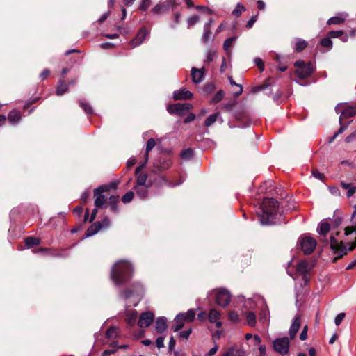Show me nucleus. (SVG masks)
Segmentation results:
<instances>
[{
    "label": "nucleus",
    "mask_w": 356,
    "mask_h": 356,
    "mask_svg": "<svg viewBox=\"0 0 356 356\" xmlns=\"http://www.w3.org/2000/svg\"><path fill=\"white\" fill-rule=\"evenodd\" d=\"M113 46H114V44L113 43H111V42H104V43L100 44L101 48L104 49H111Z\"/></svg>",
    "instance_id": "63"
},
{
    "label": "nucleus",
    "mask_w": 356,
    "mask_h": 356,
    "mask_svg": "<svg viewBox=\"0 0 356 356\" xmlns=\"http://www.w3.org/2000/svg\"><path fill=\"white\" fill-rule=\"evenodd\" d=\"M179 314H182L183 315L182 318L184 319L185 321L191 322L195 318V312L194 309H189L186 313H179Z\"/></svg>",
    "instance_id": "35"
},
{
    "label": "nucleus",
    "mask_w": 356,
    "mask_h": 356,
    "mask_svg": "<svg viewBox=\"0 0 356 356\" xmlns=\"http://www.w3.org/2000/svg\"><path fill=\"white\" fill-rule=\"evenodd\" d=\"M154 182L156 185H158L159 186H162L163 184H165L167 183V181L166 179H165V177H158V179H156L154 180Z\"/></svg>",
    "instance_id": "55"
},
{
    "label": "nucleus",
    "mask_w": 356,
    "mask_h": 356,
    "mask_svg": "<svg viewBox=\"0 0 356 356\" xmlns=\"http://www.w3.org/2000/svg\"><path fill=\"white\" fill-rule=\"evenodd\" d=\"M171 161L168 159H161L159 163H154V168L159 171L165 170L168 169L171 165Z\"/></svg>",
    "instance_id": "24"
},
{
    "label": "nucleus",
    "mask_w": 356,
    "mask_h": 356,
    "mask_svg": "<svg viewBox=\"0 0 356 356\" xmlns=\"http://www.w3.org/2000/svg\"><path fill=\"white\" fill-rule=\"evenodd\" d=\"M137 317H138L137 312L136 310H133L130 312H127V316L126 318V321L129 325H133L135 323Z\"/></svg>",
    "instance_id": "33"
},
{
    "label": "nucleus",
    "mask_w": 356,
    "mask_h": 356,
    "mask_svg": "<svg viewBox=\"0 0 356 356\" xmlns=\"http://www.w3.org/2000/svg\"><path fill=\"white\" fill-rule=\"evenodd\" d=\"M67 85L63 80H59L56 88V95L62 96L65 92L67 91Z\"/></svg>",
    "instance_id": "27"
},
{
    "label": "nucleus",
    "mask_w": 356,
    "mask_h": 356,
    "mask_svg": "<svg viewBox=\"0 0 356 356\" xmlns=\"http://www.w3.org/2000/svg\"><path fill=\"white\" fill-rule=\"evenodd\" d=\"M90 196V190H86L81 195V199L83 201L84 203L87 202V200L88 199Z\"/></svg>",
    "instance_id": "61"
},
{
    "label": "nucleus",
    "mask_w": 356,
    "mask_h": 356,
    "mask_svg": "<svg viewBox=\"0 0 356 356\" xmlns=\"http://www.w3.org/2000/svg\"><path fill=\"white\" fill-rule=\"evenodd\" d=\"M236 40V37H230L225 40L223 44V49L227 54H230L229 49L234 45Z\"/></svg>",
    "instance_id": "34"
},
{
    "label": "nucleus",
    "mask_w": 356,
    "mask_h": 356,
    "mask_svg": "<svg viewBox=\"0 0 356 356\" xmlns=\"http://www.w3.org/2000/svg\"><path fill=\"white\" fill-rule=\"evenodd\" d=\"M300 318L299 316H296L293 318V323L289 329V334L291 338H293L296 335V333L300 327Z\"/></svg>",
    "instance_id": "21"
},
{
    "label": "nucleus",
    "mask_w": 356,
    "mask_h": 356,
    "mask_svg": "<svg viewBox=\"0 0 356 356\" xmlns=\"http://www.w3.org/2000/svg\"><path fill=\"white\" fill-rule=\"evenodd\" d=\"M167 328V318L164 316L156 319L155 323V330L158 333H163Z\"/></svg>",
    "instance_id": "20"
},
{
    "label": "nucleus",
    "mask_w": 356,
    "mask_h": 356,
    "mask_svg": "<svg viewBox=\"0 0 356 356\" xmlns=\"http://www.w3.org/2000/svg\"><path fill=\"white\" fill-rule=\"evenodd\" d=\"M216 51L213 49H209L207 51L206 59L204 60V63H211L213 61L214 56H216Z\"/></svg>",
    "instance_id": "41"
},
{
    "label": "nucleus",
    "mask_w": 356,
    "mask_h": 356,
    "mask_svg": "<svg viewBox=\"0 0 356 356\" xmlns=\"http://www.w3.org/2000/svg\"><path fill=\"white\" fill-rule=\"evenodd\" d=\"M156 141L154 138H149L146 144L145 163H147L149 160V152L155 147Z\"/></svg>",
    "instance_id": "26"
},
{
    "label": "nucleus",
    "mask_w": 356,
    "mask_h": 356,
    "mask_svg": "<svg viewBox=\"0 0 356 356\" xmlns=\"http://www.w3.org/2000/svg\"><path fill=\"white\" fill-rule=\"evenodd\" d=\"M175 344H176L175 340L174 339L173 337H171L170 341H169V344H168V348L170 351H172L175 349Z\"/></svg>",
    "instance_id": "62"
},
{
    "label": "nucleus",
    "mask_w": 356,
    "mask_h": 356,
    "mask_svg": "<svg viewBox=\"0 0 356 356\" xmlns=\"http://www.w3.org/2000/svg\"><path fill=\"white\" fill-rule=\"evenodd\" d=\"M164 8V4H157L152 9V12L155 14L160 13Z\"/></svg>",
    "instance_id": "52"
},
{
    "label": "nucleus",
    "mask_w": 356,
    "mask_h": 356,
    "mask_svg": "<svg viewBox=\"0 0 356 356\" xmlns=\"http://www.w3.org/2000/svg\"><path fill=\"white\" fill-rule=\"evenodd\" d=\"M118 196H111L109 197L108 204L111 207V209L113 212L118 211Z\"/></svg>",
    "instance_id": "37"
},
{
    "label": "nucleus",
    "mask_w": 356,
    "mask_h": 356,
    "mask_svg": "<svg viewBox=\"0 0 356 356\" xmlns=\"http://www.w3.org/2000/svg\"><path fill=\"white\" fill-rule=\"evenodd\" d=\"M199 17L197 15H193L188 18L187 23L188 28L195 25L199 22Z\"/></svg>",
    "instance_id": "44"
},
{
    "label": "nucleus",
    "mask_w": 356,
    "mask_h": 356,
    "mask_svg": "<svg viewBox=\"0 0 356 356\" xmlns=\"http://www.w3.org/2000/svg\"><path fill=\"white\" fill-rule=\"evenodd\" d=\"M164 340L165 339L163 337H159L156 339V344L159 348H163L164 346Z\"/></svg>",
    "instance_id": "56"
},
{
    "label": "nucleus",
    "mask_w": 356,
    "mask_h": 356,
    "mask_svg": "<svg viewBox=\"0 0 356 356\" xmlns=\"http://www.w3.org/2000/svg\"><path fill=\"white\" fill-rule=\"evenodd\" d=\"M191 105L188 103H177L169 105L167 108L168 111L170 114H175L178 115H182L186 113L187 111L191 109Z\"/></svg>",
    "instance_id": "11"
},
{
    "label": "nucleus",
    "mask_w": 356,
    "mask_h": 356,
    "mask_svg": "<svg viewBox=\"0 0 356 356\" xmlns=\"http://www.w3.org/2000/svg\"><path fill=\"white\" fill-rule=\"evenodd\" d=\"M321 44L323 47L330 49L332 48V42L330 40V37L329 38H323V39L321 40Z\"/></svg>",
    "instance_id": "43"
},
{
    "label": "nucleus",
    "mask_w": 356,
    "mask_h": 356,
    "mask_svg": "<svg viewBox=\"0 0 356 356\" xmlns=\"http://www.w3.org/2000/svg\"><path fill=\"white\" fill-rule=\"evenodd\" d=\"M25 245L27 248H30L34 245H39L40 240L38 238L29 236L25 238Z\"/></svg>",
    "instance_id": "31"
},
{
    "label": "nucleus",
    "mask_w": 356,
    "mask_h": 356,
    "mask_svg": "<svg viewBox=\"0 0 356 356\" xmlns=\"http://www.w3.org/2000/svg\"><path fill=\"white\" fill-rule=\"evenodd\" d=\"M220 316L221 314L219 311L216 309H211L208 315V318L211 323H215L216 327L219 328L222 325L221 321H218Z\"/></svg>",
    "instance_id": "18"
},
{
    "label": "nucleus",
    "mask_w": 356,
    "mask_h": 356,
    "mask_svg": "<svg viewBox=\"0 0 356 356\" xmlns=\"http://www.w3.org/2000/svg\"><path fill=\"white\" fill-rule=\"evenodd\" d=\"M182 317V314H178L175 318V324L172 325V330L174 332H178L184 327L185 321Z\"/></svg>",
    "instance_id": "23"
},
{
    "label": "nucleus",
    "mask_w": 356,
    "mask_h": 356,
    "mask_svg": "<svg viewBox=\"0 0 356 356\" xmlns=\"http://www.w3.org/2000/svg\"><path fill=\"white\" fill-rule=\"evenodd\" d=\"M110 225V220L108 218H104L102 221H97L93 223L90 227L87 229L85 235L86 237L91 236L95 234H97L99 230L103 228L108 227Z\"/></svg>",
    "instance_id": "9"
},
{
    "label": "nucleus",
    "mask_w": 356,
    "mask_h": 356,
    "mask_svg": "<svg viewBox=\"0 0 356 356\" xmlns=\"http://www.w3.org/2000/svg\"><path fill=\"white\" fill-rule=\"evenodd\" d=\"M307 337V326H305L300 334V339L302 341H304Z\"/></svg>",
    "instance_id": "59"
},
{
    "label": "nucleus",
    "mask_w": 356,
    "mask_h": 356,
    "mask_svg": "<svg viewBox=\"0 0 356 356\" xmlns=\"http://www.w3.org/2000/svg\"><path fill=\"white\" fill-rule=\"evenodd\" d=\"M289 339L286 337L276 339L273 341L274 350L282 355L286 354L289 352Z\"/></svg>",
    "instance_id": "10"
},
{
    "label": "nucleus",
    "mask_w": 356,
    "mask_h": 356,
    "mask_svg": "<svg viewBox=\"0 0 356 356\" xmlns=\"http://www.w3.org/2000/svg\"><path fill=\"white\" fill-rule=\"evenodd\" d=\"M219 116H220V114L218 113L210 115L206 119V120L204 122V125L207 127L211 126L213 123H215L218 120V118H219Z\"/></svg>",
    "instance_id": "36"
},
{
    "label": "nucleus",
    "mask_w": 356,
    "mask_h": 356,
    "mask_svg": "<svg viewBox=\"0 0 356 356\" xmlns=\"http://www.w3.org/2000/svg\"><path fill=\"white\" fill-rule=\"evenodd\" d=\"M296 67L295 74L300 79H305L310 76L314 72V67L311 63H305L303 60H298L294 63Z\"/></svg>",
    "instance_id": "4"
},
{
    "label": "nucleus",
    "mask_w": 356,
    "mask_h": 356,
    "mask_svg": "<svg viewBox=\"0 0 356 356\" xmlns=\"http://www.w3.org/2000/svg\"><path fill=\"white\" fill-rule=\"evenodd\" d=\"M278 208V202L273 198H264L261 204V213L259 214L261 223L264 225L273 223Z\"/></svg>",
    "instance_id": "2"
},
{
    "label": "nucleus",
    "mask_w": 356,
    "mask_h": 356,
    "mask_svg": "<svg viewBox=\"0 0 356 356\" xmlns=\"http://www.w3.org/2000/svg\"><path fill=\"white\" fill-rule=\"evenodd\" d=\"M210 22H211V20L209 21V22L206 23L204 26V33L202 36V41L204 43H207L209 41L211 34L210 27H209Z\"/></svg>",
    "instance_id": "29"
},
{
    "label": "nucleus",
    "mask_w": 356,
    "mask_h": 356,
    "mask_svg": "<svg viewBox=\"0 0 356 356\" xmlns=\"http://www.w3.org/2000/svg\"><path fill=\"white\" fill-rule=\"evenodd\" d=\"M343 35V31H331L328 33V36L331 38H340Z\"/></svg>",
    "instance_id": "48"
},
{
    "label": "nucleus",
    "mask_w": 356,
    "mask_h": 356,
    "mask_svg": "<svg viewBox=\"0 0 356 356\" xmlns=\"http://www.w3.org/2000/svg\"><path fill=\"white\" fill-rule=\"evenodd\" d=\"M307 46V42L305 40L300 39V38H296L295 45L293 47V49L298 51L300 52L303 49H305Z\"/></svg>",
    "instance_id": "28"
},
{
    "label": "nucleus",
    "mask_w": 356,
    "mask_h": 356,
    "mask_svg": "<svg viewBox=\"0 0 356 356\" xmlns=\"http://www.w3.org/2000/svg\"><path fill=\"white\" fill-rule=\"evenodd\" d=\"M151 3V0H142L139 9L145 11L150 6Z\"/></svg>",
    "instance_id": "50"
},
{
    "label": "nucleus",
    "mask_w": 356,
    "mask_h": 356,
    "mask_svg": "<svg viewBox=\"0 0 356 356\" xmlns=\"http://www.w3.org/2000/svg\"><path fill=\"white\" fill-rule=\"evenodd\" d=\"M191 332H192V329L190 328V329H188L186 330H184V331L180 332L179 336L181 338L188 339V337L190 336V334H191Z\"/></svg>",
    "instance_id": "53"
},
{
    "label": "nucleus",
    "mask_w": 356,
    "mask_h": 356,
    "mask_svg": "<svg viewBox=\"0 0 356 356\" xmlns=\"http://www.w3.org/2000/svg\"><path fill=\"white\" fill-rule=\"evenodd\" d=\"M134 196V194L132 191H128L122 197V201L124 203H129L133 200Z\"/></svg>",
    "instance_id": "42"
},
{
    "label": "nucleus",
    "mask_w": 356,
    "mask_h": 356,
    "mask_svg": "<svg viewBox=\"0 0 356 356\" xmlns=\"http://www.w3.org/2000/svg\"><path fill=\"white\" fill-rule=\"evenodd\" d=\"M255 65L260 68L261 71L264 70V62L260 58H256L254 60Z\"/></svg>",
    "instance_id": "54"
},
{
    "label": "nucleus",
    "mask_w": 356,
    "mask_h": 356,
    "mask_svg": "<svg viewBox=\"0 0 356 356\" xmlns=\"http://www.w3.org/2000/svg\"><path fill=\"white\" fill-rule=\"evenodd\" d=\"M144 293L143 286L140 284H136L133 286L132 289H128L120 293V298L124 300H127L131 297L136 298V302L134 303V306H136L140 299Z\"/></svg>",
    "instance_id": "5"
},
{
    "label": "nucleus",
    "mask_w": 356,
    "mask_h": 356,
    "mask_svg": "<svg viewBox=\"0 0 356 356\" xmlns=\"http://www.w3.org/2000/svg\"><path fill=\"white\" fill-rule=\"evenodd\" d=\"M79 104H80V106L84 110V111L87 114L92 113V108L89 104H88L87 103H85L83 102H80Z\"/></svg>",
    "instance_id": "45"
},
{
    "label": "nucleus",
    "mask_w": 356,
    "mask_h": 356,
    "mask_svg": "<svg viewBox=\"0 0 356 356\" xmlns=\"http://www.w3.org/2000/svg\"><path fill=\"white\" fill-rule=\"evenodd\" d=\"M243 10H245V7L238 4L236 8L233 10L232 14L236 17H239L241 15Z\"/></svg>",
    "instance_id": "49"
},
{
    "label": "nucleus",
    "mask_w": 356,
    "mask_h": 356,
    "mask_svg": "<svg viewBox=\"0 0 356 356\" xmlns=\"http://www.w3.org/2000/svg\"><path fill=\"white\" fill-rule=\"evenodd\" d=\"M314 267V265L309 264L307 260L300 261L297 265V271L302 275V278L305 283L308 282L309 280L307 277L308 273Z\"/></svg>",
    "instance_id": "14"
},
{
    "label": "nucleus",
    "mask_w": 356,
    "mask_h": 356,
    "mask_svg": "<svg viewBox=\"0 0 356 356\" xmlns=\"http://www.w3.org/2000/svg\"><path fill=\"white\" fill-rule=\"evenodd\" d=\"M345 317V313H340L336 317H335V319H334V323L336 324V325L339 326L341 323L342 322V321L343 320Z\"/></svg>",
    "instance_id": "51"
},
{
    "label": "nucleus",
    "mask_w": 356,
    "mask_h": 356,
    "mask_svg": "<svg viewBox=\"0 0 356 356\" xmlns=\"http://www.w3.org/2000/svg\"><path fill=\"white\" fill-rule=\"evenodd\" d=\"M257 15L252 16L250 18V19L248 22V23L246 24V27L248 29L252 28V26L254 25V24L255 23V22L257 21Z\"/></svg>",
    "instance_id": "58"
},
{
    "label": "nucleus",
    "mask_w": 356,
    "mask_h": 356,
    "mask_svg": "<svg viewBox=\"0 0 356 356\" xmlns=\"http://www.w3.org/2000/svg\"><path fill=\"white\" fill-rule=\"evenodd\" d=\"M228 317H229V319L234 323H236L240 321L238 314L234 311L230 312L229 313Z\"/></svg>",
    "instance_id": "47"
},
{
    "label": "nucleus",
    "mask_w": 356,
    "mask_h": 356,
    "mask_svg": "<svg viewBox=\"0 0 356 356\" xmlns=\"http://www.w3.org/2000/svg\"><path fill=\"white\" fill-rule=\"evenodd\" d=\"M269 312L268 309H263L260 314L259 321L261 323H266L269 321Z\"/></svg>",
    "instance_id": "38"
},
{
    "label": "nucleus",
    "mask_w": 356,
    "mask_h": 356,
    "mask_svg": "<svg viewBox=\"0 0 356 356\" xmlns=\"http://www.w3.org/2000/svg\"><path fill=\"white\" fill-rule=\"evenodd\" d=\"M204 76V69H197L193 67L191 69V77L193 82L195 83H200L202 81Z\"/></svg>",
    "instance_id": "16"
},
{
    "label": "nucleus",
    "mask_w": 356,
    "mask_h": 356,
    "mask_svg": "<svg viewBox=\"0 0 356 356\" xmlns=\"http://www.w3.org/2000/svg\"><path fill=\"white\" fill-rule=\"evenodd\" d=\"M329 190L332 195L334 196L340 195V191L337 187H330Z\"/></svg>",
    "instance_id": "60"
},
{
    "label": "nucleus",
    "mask_w": 356,
    "mask_h": 356,
    "mask_svg": "<svg viewBox=\"0 0 356 356\" xmlns=\"http://www.w3.org/2000/svg\"><path fill=\"white\" fill-rule=\"evenodd\" d=\"M342 222V219L340 217H336L332 220L333 227H338Z\"/></svg>",
    "instance_id": "57"
},
{
    "label": "nucleus",
    "mask_w": 356,
    "mask_h": 356,
    "mask_svg": "<svg viewBox=\"0 0 356 356\" xmlns=\"http://www.w3.org/2000/svg\"><path fill=\"white\" fill-rule=\"evenodd\" d=\"M154 318V315L151 312L142 313L138 321L139 327L142 328L149 327L152 324Z\"/></svg>",
    "instance_id": "15"
},
{
    "label": "nucleus",
    "mask_w": 356,
    "mask_h": 356,
    "mask_svg": "<svg viewBox=\"0 0 356 356\" xmlns=\"http://www.w3.org/2000/svg\"><path fill=\"white\" fill-rule=\"evenodd\" d=\"M270 86V84L268 83L267 82L264 83V84L262 85H260L259 86H256V87H254L252 89V92L253 93H257L261 90H265L266 88H268Z\"/></svg>",
    "instance_id": "46"
},
{
    "label": "nucleus",
    "mask_w": 356,
    "mask_h": 356,
    "mask_svg": "<svg viewBox=\"0 0 356 356\" xmlns=\"http://www.w3.org/2000/svg\"><path fill=\"white\" fill-rule=\"evenodd\" d=\"M341 186L343 189L348 190L347 196L350 197L356 193V185L353 184H348L344 181L341 182Z\"/></svg>",
    "instance_id": "25"
},
{
    "label": "nucleus",
    "mask_w": 356,
    "mask_h": 356,
    "mask_svg": "<svg viewBox=\"0 0 356 356\" xmlns=\"http://www.w3.org/2000/svg\"><path fill=\"white\" fill-rule=\"evenodd\" d=\"M216 302L222 307H225L230 302L231 295L229 292L225 289H219L214 291Z\"/></svg>",
    "instance_id": "8"
},
{
    "label": "nucleus",
    "mask_w": 356,
    "mask_h": 356,
    "mask_svg": "<svg viewBox=\"0 0 356 356\" xmlns=\"http://www.w3.org/2000/svg\"><path fill=\"white\" fill-rule=\"evenodd\" d=\"M22 118V115L19 111L15 110L11 111L8 113V119L10 124H17L19 122Z\"/></svg>",
    "instance_id": "22"
},
{
    "label": "nucleus",
    "mask_w": 356,
    "mask_h": 356,
    "mask_svg": "<svg viewBox=\"0 0 356 356\" xmlns=\"http://www.w3.org/2000/svg\"><path fill=\"white\" fill-rule=\"evenodd\" d=\"M348 16V14L346 12L339 13L337 16L330 17L327 20V24H328V25L341 24L345 22V20L346 19Z\"/></svg>",
    "instance_id": "17"
},
{
    "label": "nucleus",
    "mask_w": 356,
    "mask_h": 356,
    "mask_svg": "<svg viewBox=\"0 0 356 356\" xmlns=\"http://www.w3.org/2000/svg\"><path fill=\"white\" fill-rule=\"evenodd\" d=\"M299 245L305 254H311L316 246V241L309 236H302L298 241Z\"/></svg>",
    "instance_id": "7"
},
{
    "label": "nucleus",
    "mask_w": 356,
    "mask_h": 356,
    "mask_svg": "<svg viewBox=\"0 0 356 356\" xmlns=\"http://www.w3.org/2000/svg\"><path fill=\"white\" fill-rule=\"evenodd\" d=\"M193 156V152L191 149H186L181 152V157L184 160H190Z\"/></svg>",
    "instance_id": "39"
},
{
    "label": "nucleus",
    "mask_w": 356,
    "mask_h": 356,
    "mask_svg": "<svg viewBox=\"0 0 356 356\" xmlns=\"http://www.w3.org/2000/svg\"><path fill=\"white\" fill-rule=\"evenodd\" d=\"M337 113H341L339 123L342 119L349 118L356 114V106H350L346 103L338 104L335 107Z\"/></svg>",
    "instance_id": "6"
},
{
    "label": "nucleus",
    "mask_w": 356,
    "mask_h": 356,
    "mask_svg": "<svg viewBox=\"0 0 356 356\" xmlns=\"http://www.w3.org/2000/svg\"><path fill=\"white\" fill-rule=\"evenodd\" d=\"M149 35V31L145 27H142L136 36L129 42V45L131 49L136 48L140 45Z\"/></svg>",
    "instance_id": "12"
},
{
    "label": "nucleus",
    "mask_w": 356,
    "mask_h": 356,
    "mask_svg": "<svg viewBox=\"0 0 356 356\" xmlns=\"http://www.w3.org/2000/svg\"><path fill=\"white\" fill-rule=\"evenodd\" d=\"M119 334V329L118 327L111 326L106 332V337L108 339H115Z\"/></svg>",
    "instance_id": "30"
},
{
    "label": "nucleus",
    "mask_w": 356,
    "mask_h": 356,
    "mask_svg": "<svg viewBox=\"0 0 356 356\" xmlns=\"http://www.w3.org/2000/svg\"><path fill=\"white\" fill-rule=\"evenodd\" d=\"M173 97L175 100L190 99L193 97V93L184 88L176 90L173 93Z\"/></svg>",
    "instance_id": "19"
},
{
    "label": "nucleus",
    "mask_w": 356,
    "mask_h": 356,
    "mask_svg": "<svg viewBox=\"0 0 356 356\" xmlns=\"http://www.w3.org/2000/svg\"><path fill=\"white\" fill-rule=\"evenodd\" d=\"M153 182L147 180L146 174H140L136 179L134 186L137 196L141 200H145L148 197L149 188L152 186Z\"/></svg>",
    "instance_id": "3"
},
{
    "label": "nucleus",
    "mask_w": 356,
    "mask_h": 356,
    "mask_svg": "<svg viewBox=\"0 0 356 356\" xmlns=\"http://www.w3.org/2000/svg\"><path fill=\"white\" fill-rule=\"evenodd\" d=\"M259 356H265L266 352V348L264 345H260L259 347Z\"/></svg>",
    "instance_id": "64"
},
{
    "label": "nucleus",
    "mask_w": 356,
    "mask_h": 356,
    "mask_svg": "<svg viewBox=\"0 0 356 356\" xmlns=\"http://www.w3.org/2000/svg\"><path fill=\"white\" fill-rule=\"evenodd\" d=\"M132 273L131 264L126 260H120L113 265L111 271V279L115 285L120 286L131 279Z\"/></svg>",
    "instance_id": "1"
},
{
    "label": "nucleus",
    "mask_w": 356,
    "mask_h": 356,
    "mask_svg": "<svg viewBox=\"0 0 356 356\" xmlns=\"http://www.w3.org/2000/svg\"><path fill=\"white\" fill-rule=\"evenodd\" d=\"M108 191V187L107 186H101L94 190L95 205L96 207H102L106 204V199L102 193Z\"/></svg>",
    "instance_id": "13"
},
{
    "label": "nucleus",
    "mask_w": 356,
    "mask_h": 356,
    "mask_svg": "<svg viewBox=\"0 0 356 356\" xmlns=\"http://www.w3.org/2000/svg\"><path fill=\"white\" fill-rule=\"evenodd\" d=\"M224 97V92L222 90H219L217 92V93L214 95L213 99L211 100V104H216L219 102H220Z\"/></svg>",
    "instance_id": "40"
},
{
    "label": "nucleus",
    "mask_w": 356,
    "mask_h": 356,
    "mask_svg": "<svg viewBox=\"0 0 356 356\" xmlns=\"http://www.w3.org/2000/svg\"><path fill=\"white\" fill-rule=\"evenodd\" d=\"M245 318L247 324L251 327H254L256 324V316L253 312H248L245 313Z\"/></svg>",
    "instance_id": "32"
}]
</instances>
